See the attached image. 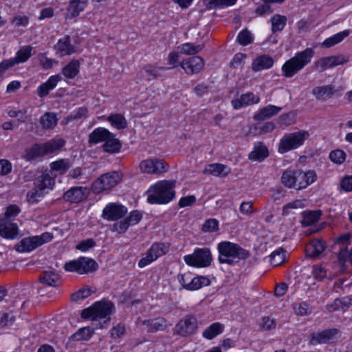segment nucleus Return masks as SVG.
<instances>
[{
  "instance_id": "1",
  "label": "nucleus",
  "mask_w": 352,
  "mask_h": 352,
  "mask_svg": "<svg viewBox=\"0 0 352 352\" xmlns=\"http://www.w3.org/2000/svg\"><path fill=\"white\" fill-rule=\"evenodd\" d=\"M115 311V306L111 301L102 300L84 309L81 313L83 319L98 322L96 328H105L111 320V315Z\"/></svg>"
},
{
  "instance_id": "2",
  "label": "nucleus",
  "mask_w": 352,
  "mask_h": 352,
  "mask_svg": "<svg viewBox=\"0 0 352 352\" xmlns=\"http://www.w3.org/2000/svg\"><path fill=\"white\" fill-rule=\"evenodd\" d=\"M175 182L160 181L147 190V201L151 204H166L175 197Z\"/></svg>"
},
{
  "instance_id": "3",
  "label": "nucleus",
  "mask_w": 352,
  "mask_h": 352,
  "mask_svg": "<svg viewBox=\"0 0 352 352\" xmlns=\"http://www.w3.org/2000/svg\"><path fill=\"white\" fill-rule=\"evenodd\" d=\"M314 55V51L311 48H306L296 53L294 57L287 60L282 66L283 76L286 78L293 77L311 62Z\"/></svg>"
},
{
  "instance_id": "4",
  "label": "nucleus",
  "mask_w": 352,
  "mask_h": 352,
  "mask_svg": "<svg viewBox=\"0 0 352 352\" xmlns=\"http://www.w3.org/2000/svg\"><path fill=\"white\" fill-rule=\"evenodd\" d=\"M219 253V262L232 265L234 259H245L250 256L249 251L242 248L236 243L230 241H222L218 244Z\"/></svg>"
},
{
  "instance_id": "5",
  "label": "nucleus",
  "mask_w": 352,
  "mask_h": 352,
  "mask_svg": "<svg viewBox=\"0 0 352 352\" xmlns=\"http://www.w3.org/2000/svg\"><path fill=\"white\" fill-rule=\"evenodd\" d=\"M55 184L54 178L48 173L42 174L34 180V188L27 193L28 201L30 203H36L39 199L49 190L52 189Z\"/></svg>"
},
{
  "instance_id": "6",
  "label": "nucleus",
  "mask_w": 352,
  "mask_h": 352,
  "mask_svg": "<svg viewBox=\"0 0 352 352\" xmlns=\"http://www.w3.org/2000/svg\"><path fill=\"white\" fill-rule=\"evenodd\" d=\"M308 136V133L305 131L285 135L280 140L278 152L283 154L298 148L304 144Z\"/></svg>"
},
{
  "instance_id": "7",
  "label": "nucleus",
  "mask_w": 352,
  "mask_h": 352,
  "mask_svg": "<svg viewBox=\"0 0 352 352\" xmlns=\"http://www.w3.org/2000/svg\"><path fill=\"white\" fill-rule=\"evenodd\" d=\"M52 238V234L49 232H44L39 236L25 237L14 245V249L19 252H30L50 241Z\"/></svg>"
},
{
  "instance_id": "8",
  "label": "nucleus",
  "mask_w": 352,
  "mask_h": 352,
  "mask_svg": "<svg viewBox=\"0 0 352 352\" xmlns=\"http://www.w3.org/2000/svg\"><path fill=\"white\" fill-rule=\"evenodd\" d=\"M98 267V264L94 259L83 256L66 262L63 267L67 272H76L79 274L94 272Z\"/></svg>"
},
{
  "instance_id": "9",
  "label": "nucleus",
  "mask_w": 352,
  "mask_h": 352,
  "mask_svg": "<svg viewBox=\"0 0 352 352\" xmlns=\"http://www.w3.org/2000/svg\"><path fill=\"white\" fill-rule=\"evenodd\" d=\"M122 179V175L117 171L107 173L96 179L91 185L94 194H100L116 186Z\"/></svg>"
},
{
  "instance_id": "10",
  "label": "nucleus",
  "mask_w": 352,
  "mask_h": 352,
  "mask_svg": "<svg viewBox=\"0 0 352 352\" xmlns=\"http://www.w3.org/2000/svg\"><path fill=\"white\" fill-rule=\"evenodd\" d=\"M212 260V254L208 248H197L192 254L184 256V261L187 265L196 267H208Z\"/></svg>"
},
{
  "instance_id": "11",
  "label": "nucleus",
  "mask_w": 352,
  "mask_h": 352,
  "mask_svg": "<svg viewBox=\"0 0 352 352\" xmlns=\"http://www.w3.org/2000/svg\"><path fill=\"white\" fill-rule=\"evenodd\" d=\"M197 329V320L195 317L188 316L180 320L175 327V333L186 337L194 334Z\"/></svg>"
},
{
  "instance_id": "12",
  "label": "nucleus",
  "mask_w": 352,
  "mask_h": 352,
  "mask_svg": "<svg viewBox=\"0 0 352 352\" xmlns=\"http://www.w3.org/2000/svg\"><path fill=\"white\" fill-rule=\"evenodd\" d=\"M142 172L146 173H162L167 171L168 164L163 160L153 158L142 161L139 165Z\"/></svg>"
},
{
  "instance_id": "13",
  "label": "nucleus",
  "mask_w": 352,
  "mask_h": 352,
  "mask_svg": "<svg viewBox=\"0 0 352 352\" xmlns=\"http://www.w3.org/2000/svg\"><path fill=\"white\" fill-rule=\"evenodd\" d=\"M127 213V208L117 203H111L103 209L102 217L108 221H116Z\"/></svg>"
},
{
  "instance_id": "14",
  "label": "nucleus",
  "mask_w": 352,
  "mask_h": 352,
  "mask_svg": "<svg viewBox=\"0 0 352 352\" xmlns=\"http://www.w3.org/2000/svg\"><path fill=\"white\" fill-rule=\"evenodd\" d=\"M340 331L336 328L324 329L320 332L313 333L311 335L309 344L316 345L318 344H327L331 342Z\"/></svg>"
},
{
  "instance_id": "15",
  "label": "nucleus",
  "mask_w": 352,
  "mask_h": 352,
  "mask_svg": "<svg viewBox=\"0 0 352 352\" xmlns=\"http://www.w3.org/2000/svg\"><path fill=\"white\" fill-rule=\"evenodd\" d=\"M0 236L10 240L18 239L22 236L16 223L0 219Z\"/></svg>"
},
{
  "instance_id": "16",
  "label": "nucleus",
  "mask_w": 352,
  "mask_h": 352,
  "mask_svg": "<svg viewBox=\"0 0 352 352\" xmlns=\"http://www.w3.org/2000/svg\"><path fill=\"white\" fill-rule=\"evenodd\" d=\"M89 193L87 187L74 186L67 190L63 195L65 201L70 203H80L86 199Z\"/></svg>"
},
{
  "instance_id": "17",
  "label": "nucleus",
  "mask_w": 352,
  "mask_h": 352,
  "mask_svg": "<svg viewBox=\"0 0 352 352\" xmlns=\"http://www.w3.org/2000/svg\"><path fill=\"white\" fill-rule=\"evenodd\" d=\"M179 65L187 74L192 75L203 69L204 60L201 57L196 56L184 59Z\"/></svg>"
},
{
  "instance_id": "18",
  "label": "nucleus",
  "mask_w": 352,
  "mask_h": 352,
  "mask_svg": "<svg viewBox=\"0 0 352 352\" xmlns=\"http://www.w3.org/2000/svg\"><path fill=\"white\" fill-rule=\"evenodd\" d=\"M296 189L302 190L314 183L317 178L316 173L314 170H309L304 172L302 170H296Z\"/></svg>"
},
{
  "instance_id": "19",
  "label": "nucleus",
  "mask_w": 352,
  "mask_h": 352,
  "mask_svg": "<svg viewBox=\"0 0 352 352\" xmlns=\"http://www.w3.org/2000/svg\"><path fill=\"white\" fill-rule=\"evenodd\" d=\"M54 49L60 57L71 55L76 51V47L71 44L70 36L68 35L60 38L54 46Z\"/></svg>"
},
{
  "instance_id": "20",
  "label": "nucleus",
  "mask_w": 352,
  "mask_h": 352,
  "mask_svg": "<svg viewBox=\"0 0 352 352\" xmlns=\"http://www.w3.org/2000/svg\"><path fill=\"white\" fill-rule=\"evenodd\" d=\"M62 80L60 74L51 76L48 80L40 85L37 88V94L40 98H44L48 95L50 91L53 90L58 82Z\"/></svg>"
},
{
  "instance_id": "21",
  "label": "nucleus",
  "mask_w": 352,
  "mask_h": 352,
  "mask_svg": "<svg viewBox=\"0 0 352 352\" xmlns=\"http://www.w3.org/2000/svg\"><path fill=\"white\" fill-rule=\"evenodd\" d=\"M311 93L318 100L326 101L336 94V90L334 85H327L314 87Z\"/></svg>"
},
{
  "instance_id": "22",
  "label": "nucleus",
  "mask_w": 352,
  "mask_h": 352,
  "mask_svg": "<svg viewBox=\"0 0 352 352\" xmlns=\"http://www.w3.org/2000/svg\"><path fill=\"white\" fill-rule=\"evenodd\" d=\"M166 320L164 318L159 317L153 319L144 320L142 324L147 327L148 333H155L158 331H164L166 327Z\"/></svg>"
},
{
  "instance_id": "23",
  "label": "nucleus",
  "mask_w": 352,
  "mask_h": 352,
  "mask_svg": "<svg viewBox=\"0 0 352 352\" xmlns=\"http://www.w3.org/2000/svg\"><path fill=\"white\" fill-rule=\"evenodd\" d=\"M280 110L281 107L269 104L261 109L257 113H256L253 118L256 121H263L278 114Z\"/></svg>"
},
{
  "instance_id": "24",
  "label": "nucleus",
  "mask_w": 352,
  "mask_h": 352,
  "mask_svg": "<svg viewBox=\"0 0 352 352\" xmlns=\"http://www.w3.org/2000/svg\"><path fill=\"white\" fill-rule=\"evenodd\" d=\"M111 133L104 128H96L89 134V143L90 144H96L100 142H105L108 138L111 137Z\"/></svg>"
},
{
  "instance_id": "25",
  "label": "nucleus",
  "mask_w": 352,
  "mask_h": 352,
  "mask_svg": "<svg viewBox=\"0 0 352 352\" xmlns=\"http://www.w3.org/2000/svg\"><path fill=\"white\" fill-rule=\"evenodd\" d=\"M274 65L273 58L268 55L258 56L252 64V69L254 72H258L272 67Z\"/></svg>"
},
{
  "instance_id": "26",
  "label": "nucleus",
  "mask_w": 352,
  "mask_h": 352,
  "mask_svg": "<svg viewBox=\"0 0 352 352\" xmlns=\"http://www.w3.org/2000/svg\"><path fill=\"white\" fill-rule=\"evenodd\" d=\"M325 249L324 243L322 240L314 239L306 248V254L309 257L318 256Z\"/></svg>"
},
{
  "instance_id": "27",
  "label": "nucleus",
  "mask_w": 352,
  "mask_h": 352,
  "mask_svg": "<svg viewBox=\"0 0 352 352\" xmlns=\"http://www.w3.org/2000/svg\"><path fill=\"white\" fill-rule=\"evenodd\" d=\"M87 1L72 0L67 7V17L70 19L77 17L87 6Z\"/></svg>"
},
{
  "instance_id": "28",
  "label": "nucleus",
  "mask_w": 352,
  "mask_h": 352,
  "mask_svg": "<svg viewBox=\"0 0 352 352\" xmlns=\"http://www.w3.org/2000/svg\"><path fill=\"white\" fill-rule=\"evenodd\" d=\"M60 276L54 271H44L40 275L39 280L43 284L51 287H57L60 284Z\"/></svg>"
},
{
  "instance_id": "29",
  "label": "nucleus",
  "mask_w": 352,
  "mask_h": 352,
  "mask_svg": "<svg viewBox=\"0 0 352 352\" xmlns=\"http://www.w3.org/2000/svg\"><path fill=\"white\" fill-rule=\"evenodd\" d=\"M269 155V151L266 146L261 142L255 145L254 150L250 153L249 159L254 161L262 162Z\"/></svg>"
},
{
  "instance_id": "30",
  "label": "nucleus",
  "mask_w": 352,
  "mask_h": 352,
  "mask_svg": "<svg viewBox=\"0 0 352 352\" xmlns=\"http://www.w3.org/2000/svg\"><path fill=\"white\" fill-rule=\"evenodd\" d=\"M79 71V61L78 60H72L63 67L62 74L66 78L73 79L78 74Z\"/></svg>"
},
{
  "instance_id": "31",
  "label": "nucleus",
  "mask_w": 352,
  "mask_h": 352,
  "mask_svg": "<svg viewBox=\"0 0 352 352\" xmlns=\"http://www.w3.org/2000/svg\"><path fill=\"white\" fill-rule=\"evenodd\" d=\"M168 69V68L165 67H155L152 65H146L144 67L148 80L164 77V72Z\"/></svg>"
},
{
  "instance_id": "32",
  "label": "nucleus",
  "mask_w": 352,
  "mask_h": 352,
  "mask_svg": "<svg viewBox=\"0 0 352 352\" xmlns=\"http://www.w3.org/2000/svg\"><path fill=\"white\" fill-rule=\"evenodd\" d=\"M121 146V142L111 133V137L108 138L102 145V148L106 153H115L120 151Z\"/></svg>"
},
{
  "instance_id": "33",
  "label": "nucleus",
  "mask_w": 352,
  "mask_h": 352,
  "mask_svg": "<svg viewBox=\"0 0 352 352\" xmlns=\"http://www.w3.org/2000/svg\"><path fill=\"white\" fill-rule=\"evenodd\" d=\"M322 212L320 210L305 211L302 212V226L304 227L309 226L320 219Z\"/></svg>"
},
{
  "instance_id": "34",
  "label": "nucleus",
  "mask_w": 352,
  "mask_h": 352,
  "mask_svg": "<svg viewBox=\"0 0 352 352\" xmlns=\"http://www.w3.org/2000/svg\"><path fill=\"white\" fill-rule=\"evenodd\" d=\"M223 330V325L220 322H214L210 324L203 331V336L208 339L212 340L217 336L221 334Z\"/></svg>"
},
{
  "instance_id": "35",
  "label": "nucleus",
  "mask_w": 352,
  "mask_h": 352,
  "mask_svg": "<svg viewBox=\"0 0 352 352\" xmlns=\"http://www.w3.org/2000/svg\"><path fill=\"white\" fill-rule=\"evenodd\" d=\"M210 283V280L209 278L205 276H197L192 278L190 280L187 286V290H197L200 289L204 286H208Z\"/></svg>"
},
{
  "instance_id": "36",
  "label": "nucleus",
  "mask_w": 352,
  "mask_h": 352,
  "mask_svg": "<svg viewBox=\"0 0 352 352\" xmlns=\"http://www.w3.org/2000/svg\"><path fill=\"white\" fill-rule=\"evenodd\" d=\"M296 170H286L282 174L281 182L285 187L296 189Z\"/></svg>"
},
{
  "instance_id": "37",
  "label": "nucleus",
  "mask_w": 352,
  "mask_h": 352,
  "mask_svg": "<svg viewBox=\"0 0 352 352\" xmlns=\"http://www.w3.org/2000/svg\"><path fill=\"white\" fill-rule=\"evenodd\" d=\"M32 47L25 46L21 48L16 53V56L13 58H10L13 65L20 63H24L27 61L31 56Z\"/></svg>"
},
{
  "instance_id": "38",
  "label": "nucleus",
  "mask_w": 352,
  "mask_h": 352,
  "mask_svg": "<svg viewBox=\"0 0 352 352\" xmlns=\"http://www.w3.org/2000/svg\"><path fill=\"white\" fill-rule=\"evenodd\" d=\"M237 0H203L204 5L209 10L223 8L234 5Z\"/></svg>"
},
{
  "instance_id": "39",
  "label": "nucleus",
  "mask_w": 352,
  "mask_h": 352,
  "mask_svg": "<svg viewBox=\"0 0 352 352\" xmlns=\"http://www.w3.org/2000/svg\"><path fill=\"white\" fill-rule=\"evenodd\" d=\"M206 172L214 176H226L230 172V168L221 164H212L208 166Z\"/></svg>"
},
{
  "instance_id": "40",
  "label": "nucleus",
  "mask_w": 352,
  "mask_h": 352,
  "mask_svg": "<svg viewBox=\"0 0 352 352\" xmlns=\"http://www.w3.org/2000/svg\"><path fill=\"white\" fill-rule=\"evenodd\" d=\"M93 333L94 330L92 328L89 327H82L74 333L70 337V340L73 341L88 340L91 338Z\"/></svg>"
},
{
  "instance_id": "41",
  "label": "nucleus",
  "mask_w": 352,
  "mask_h": 352,
  "mask_svg": "<svg viewBox=\"0 0 352 352\" xmlns=\"http://www.w3.org/2000/svg\"><path fill=\"white\" fill-rule=\"evenodd\" d=\"M39 122L45 129H53L57 124L56 116L54 113H45L41 117Z\"/></svg>"
},
{
  "instance_id": "42",
  "label": "nucleus",
  "mask_w": 352,
  "mask_h": 352,
  "mask_svg": "<svg viewBox=\"0 0 352 352\" xmlns=\"http://www.w3.org/2000/svg\"><path fill=\"white\" fill-rule=\"evenodd\" d=\"M349 34V32L348 30H344L338 34H336L333 36L326 38L322 43V46L327 48L331 47L340 43Z\"/></svg>"
},
{
  "instance_id": "43",
  "label": "nucleus",
  "mask_w": 352,
  "mask_h": 352,
  "mask_svg": "<svg viewBox=\"0 0 352 352\" xmlns=\"http://www.w3.org/2000/svg\"><path fill=\"white\" fill-rule=\"evenodd\" d=\"M72 165L69 159H60L50 164L52 170L58 172L60 174L65 173Z\"/></svg>"
},
{
  "instance_id": "44",
  "label": "nucleus",
  "mask_w": 352,
  "mask_h": 352,
  "mask_svg": "<svg viewBox=\"0 0 352 352\" xmlns=\"http://www.w3.org/2000/svg\"><path fill=\"white\" fill-rule=\"evenodd\" d=\"M107 120L117 129H124L127 126L125 118L120 113L112 114L107 118Z\"/></svg>"
},
{
  "instance_id": "45",
  "label": "nucleus",
  "mask_w": 352,
  "mask_h": 352,
  "mask_svg": "<svg viewBox=\"0 0 352 352\" xmlns=\"http://www.w3.org/2000/svg\"><path fill=\"white\" fill-rule=\"evenodd\" d=\"M286 252L283 248H279L274 251L270 256V262L274 266H278L284 263Z\"/></svg>"
},
{
  "instance_id": "46",
  "label": "nucleus",
  "mask_w": 352,
  "mask_h": 352,
  "mask_svg": "<svg viewBox=\"0 0 352 352\" xmlns=\"http://www.w3.org/2000/svg\"><path fill=\"white\" fill-rule=\"evenodd\" d=\"M272 31L275 33L281 31L286 25L287 17L280 14L273 16L271 19Z\"/></svg>"
},
{
  "instance_id": "47",
  "label": "nucleus",
  "mask_w": 352,
  "mask_h": 352,
  "mask_svg": "<svg viewBox=\"0 0 352 352\" xmlns=\"http://www.w3.org/2000/svg\"><path fill=\"white\" fill-rule=\"evenodd\" d=\"M204 48V45H194L191 43H186L180 46V52L183 54L194 55L199 52Z\"/></svg>"
},
{
  "instance_id": "48",
  "label": "nucleus",
  "mask_w": 352,
  "mask_h": 352,
  "mask_svg": "<svg viewBox=\"0 0 352 352\" xmlns=\"http://www.w3.org/2000/svg\"><path fill=\"white\" fill-rule=\"evenodd\" d=\"M45 150L43 144H34L32 147L27 151L26 158L28 160H34L38 157L45 155Z\"/></svg>"
},
{
  "instance_id": "49",
  "label": "nucleus",
  "mask_w": 352,
  "mask_h": 352,
  "mask_svg": "<svg viewBox=\"0 0 352 352\" xmlns=\"http://www.w3.org/2000/svg\"><path fill=\"white\" fill-rule=\"evenodd\" d=\"M150 254H151L154 258L156 260L157 258L164 255L167 252V247L164 243H153L148 249Z\"/></svg>"
},
{
  "instance_id": "50",
  "label": "nucleus",
  "mask_w": 352,
  "mask_h": 352,
  "mask_svg": "<svg viewBox=\"0 0 352 352\" xmlns=\"http://www.w3.org/2000/svg\"><path fill=\"white\" fill-rule=\"evenodd\" d=\"M64 144L65 141L63 140H59L58 141L52 140L44 143L43 146L45 155L52 153L54 151L59 150L62 146H63Z\"/></svg>"
},
{
  "instance_id": "51",
  "label": "nucleus",
  "mask_w": 352,
  "mask_h": 352,
  "mask_svg": "<svg viewBox=\"0 0 352 352\" xmlns=\"http://www.w3.org/2000/svg\"><path fill=\"white\" fill-rule=\"evenodd\" d=\"M346 153L341 149H336L330 152L329 159L336 164H342L346 160Z\"/></svg>"
},
{
  "instance_id": "52",
  "label": "nucleus",
  "mask_w": 352,
  "mask_h": 352,
  "mask_svg": "<svg viewBox=\"0 0 352 352\" xmlns=\"http://www.w3.org/2000/svg\"><path fill=\"white\" fill-rule=\"evenodd\" d=\"M219 230V221L216 219H208L202 225L201 230L204 232H213Z\"/></svg>"
},
{
  "instance_id": "53",
  "label": "nucleus",
  "mask_w": 352,
  "mask_h": 352,
  "mask_svg": "<svg viewBox=\"0 0 352 352\" xmlns=\"http://www.w3.org/2000/svg\"><path fill=\"white\" fill-rule=\"evenodd\" d=\"M236 39L241 45H247L252 42L253 38L251 32L245 29L239 33Z\"/></svg>"
},
{
  "instance_id": "54",
  "label": "nucleus",
  "mask_w": 352,
  "mask_h": 352,
  "mask_svg": "<svg viewBox=\"0 0 352 352\" xmlns=\"http://www.w3.org/2000/svg\"><path fill=\"white\" fill-rule=\"evenodd\" d=\"M346 307H348V305L346 298H344L343 300L336 298L332 304L328 305V310L329 311H336L338 310L344 311Z\"/></svg>"
},
{
  "instance_id": "55",
  "label": "nucleus",
  "mask_w": 352,
  "mask_h": 352,
  "mask_svg": "<svg viewBox=\"0 0 352 352\" xmlns=\"http://www.w3.org/2000/svg\"><path fill=\"white\" fill-rule=\"evenodd\" d=\"M38 59L40 64L42 65V67L45 69H51L53 67L54 65H58V61L55 60L52 58H49L45 56V54H40L38 55Z\"/></svg>"
},
{
  "instance_id": "56",
  "label": "nucleus",
  "mask_w": 352,
  "mask_h": 352,
  "mask_svg": "<svg viewBox=\"0 0 352 352\" xmlns=\"http://www.w3.org/2000/svg\"><path fill=\"white\" fill-rule=\"evenodd\" d=\"M241 99L245 106L256 104L259 102V98L252 92L241 95Z\"/></svg>"
},
{
  "instance_id": "57",
  "label": "nucleus",
  "mask_w": 352,
  "mask_h": 352,
  "mask_svg": "<svg viewBox=\"0 0 352 352\" xmlns=\"http://www.w3.org/2000/svg\"><path fill=\"white\" fill-rule=\"evenodd\" d=\"M340 189L346 192H352V175H346L341 179Z\"/></svg>"
},
{
  "instance_id": "58",
  "label": "nucleus",
  "mask_w": 352,
  "mask_h": 352,
  "mask_svg": "<svg viewBox=\"0 0 352 352\" xmlns=\"http://www.w3.org/2000/svg\"><path fill=\"white\" fill-rule=\"evenodd\" d=\"M126 219L131 226L136 225L142 219V213L139 210H133L130 212L129 216Z\"/></svg>"
},
{
  "instance_id": "59",
  "label": "nucleus",
  "mask_w": 352,
  "mask_h": 352,
  "mask_svg": "<svg viewBox=\"0 0 352 352\" xmlns=\"http://www.w3.org/2000/svg\"><path fill=\"white\" fill-rule=\"evenodd\" d=\"M131 225L126 219L113 224L112 230L118 233L125 232Z\"/></svg>"
},
{
  "instance_id": "60",
  "label": "nucleus",
  "mask_w": 352,
  "mask_h": 352,
  "mask_svg": "<svg viewBox=\"0 0 352 352\" xmlns=\"http://www.w3.org/2000/svg\"><path fill=\"white\" fill-rule=\"evenodd\" d=\"M125 326L121 323L113 327L111 330V336L113 338H118L125 334Z\"/></svg>"
},
{
  "instance_id": "61",
  "label": "nucleus",
  "mask_w": 352,
  "mask_h": 352,
  "mask_svg": "<svg viewBox=\"0 0 352 352\" xmlns=\"http://www.w3.org/2000/svg\"><path fill=\"white\" fill-rule=\"evenodd\" d=\"M19 212V207L16 205H10L6 209L4 219L9 221L10 219L14 218Z\"/></svg>"
},
{
  "instance_id": "62",
  "label": "nucleus",
  "mask_w": 352,
  "mask_h": 352,
  "mask_svg": "<svg viewBox=\"0 0 352 352\" xmlns=\"http://www.w3.org/2000/svg\"><path fill=\"white\" fill-rule=\"evenodd\" d=\"M246 55L243 54H236L234 55L230 65V67L233 68H237L239 67H241L244 63L245 59L246 58Z\"/></svg>"
},
{
  "instance_id": "63",
  "label": "nucleus",
  "mask_w": 352,
  "mask_h": 352,
  "mask_svg": "<svg viewBox=\"0 0 352 352\" xmlns=\"http://www.w3.org/2000/svg\"><path fill=\"white\" fill-rule=\"evenodd\" d=\"M96 245V242L92 239H88L86 240H84L79 243L76 245V249L82 251V252H86L90 248L94 247Z\"/></svg>"
},
{
  "instance_id": "64",
  "label": "nucleus",
  "mask_w": 352,
  "mask_h": 352,
  "mask_svg": "<svg viewBox=\"0 0 352 352\" xmlns=\"http://www.w3.org/2000/svg\"><path fill=\"white\" fill-rule=\"evenodd\" d=\"M316 67L320 68L321 71L328 67H333L331 56L320 58L316 63Z\"/></svg>"
}]
</instances>
